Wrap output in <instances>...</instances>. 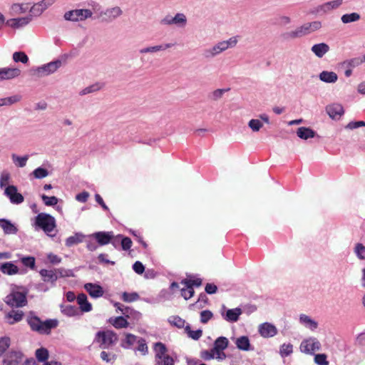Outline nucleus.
Here are the masks:
<instances>
[{
  "label": "nucleus",
  "instance_id": "37",
  "mask_svg": "<svg viewBox=\"0 0 365 365\" xmlns=\"http://www.w3.org/2000/svg\"><path fill=\"white\" fill-rule=\"evenodd\" d=\"M360 15L357 13L346 14L341 16V19L344 24L355 22L359 20Z\"/></svg>",
  "mask_w": 365,
  "mask_h": 365
},
{
  "label": "nucleus",
  "instance_id": "1",
  "mask_svg": "<svg viewBox=\"0 0 365 365\" xmlns=\"http://www.w3.org/2000/svg\"><path fill=\"white\" fill-rule=\"evenodd\" d=\"M27 322L32 331L41 334H49L51 329L56 328L58 325L57 319H47L43 322L36 316L28 318Z\"/></svg>",
  "mask_w": 365,
  "mask_h": 365
},
{
  "label": "nucleus",
  "instance_id": "46",
  "mask_svg": "<svg viewBox=\"0 0 365 365\" xmlns=\"http://www.w3.org/2000/svg\"><path fill=\"white\" fill-rule=\"evenodd\" d=\"M45 9V6L41 2L36 4L30 9L31 15L39 16Z\"/></svg>",
  "mask_w": 365,
  "mask_h": 365
},
{
  "label": "nucleus",
  "instance_id": "31",
  "mask_svg": "<svg viewBox=\"0 0 365 365\" xmlns=\"http://www.w3.org/2000/svg\"><path fill=\"white\" fill-rule=\"evenodd\" d=\"M110 323L116 329L126 328L129 323L123 317H117L114 319H110Z\"/></svg>",
  "mask_w": 365,
  "mask_h": 365
},
{
  "label": "nucleus",
  "instance_id": "33",
  "mask_svg": "<svg viewBox=\"0 0 365 365\" xmlns=\"http://www.w3.org/2000/svg\"><path fill=\"white\" fill-rule=\"evenodd\" d=\"M22 264L32 270L36 268V259L32 256H23L19 259Z\"/></svg>",
  "mask_w": 365,
  "mask_h": 365
},
{
  "label": "nucleus",
  "instance_id": "59",
  "mask_svg": "<svg viewBox=\"0 0 365 365\" xmlns=\"http://www.w3.org/2000/svg\"><path fill=\"white\" fill-rule=\"evenodd\" d=\"M215 356V351H214V349L212 348L210 350H205L202 351L201 356L205 360H210L213 359Z\"/></svg>",
  "mask_w": 365,
  "mask_h": 365
},
{
  "label": "nucleus",
  "instance_id": "29",
  "mask_svg": "<svg viewBox=\"0 0 365 365\" xmlns=\"http://www.w3.org/2000/svg\"><path fill=\"white\" fill-rule=\"evenodd\" d=\"M229 341L228 339L225 336H220L218 337L214 343V351H223L228 346Z\"/></svg>",
  "mask_w": 365,
  "mask_h": 365
},
{
  "label": "nucleus",
  "instance_id": "35",
  "mask_svg": "<svg viewBox=\"0 0 365 365\" xmlns=\"http://www.w3.org/2000/svg\"><path fill=\"white\" fill-rule=\"evenodd\" d=\"M21 99V96L14 95L13 96H10V97H7V98H0V104H1V106H10V105H12L15 103L20 101Z\"/></svg>",
  "mask_w": 365,
  "mask_h": 365
},
{
  "label": "nucleus",
  "instance_id": "13",
  "mask_svg": "<svg viewBox=\"0 0 365 365\" xmlns=\"http://www.w3.org/2000/svg\"><path fill=\"white\" fill-rule=\"evenodd\" d=\"M92 236L101 246L108 245L113 237L112 232H97L93 234Z\"/></svg>",
  "mask_w": 365,
  "mask_h": 365
},
{
  "label": "nucleus",
  "instance_id": "42",
  "mask_svg": "<svg viewBox=\"0 0 365 365\" xmlns=\"http://www.w3.org/2000/svg\"><path fill=\"white\" fill-rule=\"evenodd\" d=\"M13 60L15 62L26 63L29 61V58L24 52L18 51L13 53Z\"/></svg>",
  "mask_w": 365,
  "mask_h": 365
},
{
  "label": "nucleus",
  "instance_id": "36",
  "mask_svg": "<svg viewBox=\"0 0 365 365\" xmlns=\"http://www.w3.org/2000/svg\"><path fill=\"white\" fill-rule=\"evenodd\" d=\"M300 322L312 330L317 327V323L305 314H302L300 316Z\"/></svg>",
  "mask_w": 365,
  "mask_h": 365
},
{
  "label": "nucleus",
  "instance_id": "34",
  "mask_svg": "<svg viewBox=\"0 0 365 365\" xmlns=\"http://www.w3.org/2000/svg\"><path fill=\"white\" fill-rule=\"evenodd\" d=\"M35 356L38 361L45 362L49 356L48 351L46 348L41 347L36 350Z\"/></svg>",
  "mask_w": 365,
  "mask_h": 365
},
{
  "label": "nucleus",
  "instance_id": "8",
  "mask_svg": "<svg viewBox=\"0 0 365 365\" xmlns=\"http://www.w3.org/2000/svg\"><path fill=\"white\" fill-rule=\"evenodd\" d=\"M5 194L13 204H20L24 202L23 195L18 192L17 187L14 185H8L5 189Z\"/></svg>",
  "mask_w": 365,
  "mask_h": 365
},
{
  "label": "nucleus",
  "instance_id": "21",
  "mask_svg": "<svg viewBox=\"0 0 365 365\" xmlns=\"http://www.w3.org/2000/svg\"><path fill=\"white\" fill-rule=\"evenodd\" d=\"M0 271L5 274L14 275L19 273V269L12 262H7L1 264Z\"/></svg>",
  "mask_w": 365,
  "mask_h": 365
},
{
  "label": "nucleus",
  "instance_id": "16",
  "mask_svg": "<svg viewBox=\"0 0 365 365\" xmlns=\"http://www.w3.org/2000/svg\"><path fill=\"white\" fill-rule=\"evenodd\" d=\"M86 291L88 292L91 297L98 298L103 295V289L102 287L98 284L93 283H87L84 286Z\"/></svg>",
  "mask_w": 365,
  "mask_h": 365
},
{
  "label": "nucleus",
  "instance_id": "12",
  "mask_svg": "<svg viewBox=\"0 0 365 365\" xmlns=\"http://www.w3.org/2000/svg\"><path fill=\"white\" fill-rule=\"evenodd\" d=\"M327 113L330 118H339L344 113L343 106L339 103L329 105L326 108Z\"/></svg>",
  "mask_w": 365,
  "mask_h": 365
},
{
  "label": "nucleus",
  "instance_id": "63",
  "mask_svg": "<svg viewBox=\"0 0 365 365\" xmlns=\"http://www.w3.org/2000/svg\"><path fill=\"white\" fill-rule=\"evenodd\" d=\"M133 269L135 271V272H136L138 274H143L145 270V267H144L143 264H142V262H140L139 261H136L133 264Z\"/></svg>",
  "mask_w": 365,
  "mask_h": 365
},
{
  "label": "nucleus",
  "instance_id": "64",
  "mask_svg": "<svg viewBox=\"0 0 365 365\" xmlns=\"http://www.w3.org/2000/svg\"><path fill=\"white\" fill-rule=\"evenodd\" d=\"M121 246L123 250H128L132 246V240L128 237H123Z\"/></svg>",
  "mask_w": 365,
  "mask_h": 365
},
{
  "label": "nucleus",
  "instance_id": "6",
  "mask_svg": "<svg viewBox=\"0 0 365 365\" xmlns=\"http://www.w3.org/2000/svg\"><path fill=\"white\" fill-rule=\"evenodd\" d=\"M6 303L11 307H22L27 304L26 294L14 292L6 297Z\"/></svg>",
  "mask_w": 365,
  "mask_h": 365
},
{
  "label": "nucleus",
  "instance_id": "47",
  "mask_svg": "<svg viewBox=\"0 0 365 365\" xmlns=\"http://www.w3.org/2000/svg\"><path fill=\"white\" fill-rule=\"evenodd\" d=\"M29 159V156L28 155H25V156H23V157H19L15 154H13L12 155V160L14 161V163H18V166L20 167V168H23L26 165V162Z\"/></svg>",
  "mask_w": 365,
  "mask_h": 365
},
{
  "label": "nucleus",
  "instance_id": "27",
  "mask_svg": "<svg viewBox=\"0 0 365 365\" xmlns=\"http://www.w3.org/2000/svg\"><path fill=\"white\" fill-rule=\"evenodd\" d=\"M39 273L42 277L43 280L46 282L53 283L57 280V275L53 270L42 269Z\"/></svg>",
  "mask_w": 365,
  "mask_h": 365
},
{
  "label": "nucleus",
  "instance_id": "11",
  "mask_svg": "<svg viewBox=\"0 0 365 365\" xmlns=\"http://www.w3.org/2000/svg\"><path fill=\"white\" fill-rule=\"evenodd\" d=\"M21 75V70L17 68H0V81L10 80Z\"/></svg>",
  "mask_w": 365,
  "mask_h": 365
},
{
  "label": "nucleus",
  "instance_id": "26",
  "mask_svg": "<svg viewBox=\"0 0 365 365\" xmlns=\"http://www.w3.org/2000/svg\"><path fill=\"white\" fill-rule=\"evenodd\" d=\"M0 227L6 234H16L18 231L17 228L10 221L5 219L0 220Z\"/></svg>",
  "mask_w": 365,
  "mask_h": 365
},
{
  "label": "nucleus",
  "instance_id": "32",
  "mask_svg": "<svg viewBox=\"0 0 365 365\" xmlns=\"http://www.w3.org/2000/svg\"><path fill=\"white\" fill-rule=\"evenodd\" d=\"M242 311L240 308L228 309L226 312L225 319L228 322H237Z\"/></svg>",
  "mask_w": 365,
  "mask_h": 365
},
{
  "label": "nucleus",
  "instance_id": "38",
  "mask_svg": "<svg viewBox=\"0 0 365 365\" xmlns=\"http://www.w3.org/2000/svg\"><path fill=\"white\" fill-rule=\"evenodd\" d=\"M185 331L187 333V334L188 335V336L194 340L199 339L202 336V331L201 329L192 331V330H191L190 325H187L185 327Z\"/></svg>",
  "mask_w": 365,
  "mask_h": 365
},
{
  "label": "nucleus",
  "instance_id": "51",
  "mask_svg": "<svg viewBox=\"0 0 365 365\" xmlns=\"http://www.w3.org/2000/svg\"><path fill=\"white\" fill-rule=\"evenodd\" d=\"M249 127L255 132H257L262 127L263 124L259 120L252 119L249 121Z\"/></svg>",
  "mask_w": 365,
  "mask_h": 365
},
{
  "label": "nucleus",
  "instance_id": "45",
  "mask_svg": "<svg viewBox=\"0 0 365 365\" xmlns=\"http://www.w3.org/2000/svg\"><path fill=\"white\" fill-rule=\"evenodd\" d=\"M293 346L291 344H283L280 347V354L282 357L289 356L292 353Z\"/></svg>",
  "mask_w": 365,
  "mask_h": 365
},
{
  "label": "nucleus",
  "instance_id": "3",
  "mask_svg": "<svg viewBox=\"0 0 365 365\" xmlns=\"http://www.w3.org/2000/svg\"><path fill=\"white\" fill-rule=\"evenodd\" d=\"M322 27V23L319 21L305 23L303 25L296 28L294 30L287 34L288 37L291 38H300L312 32L319 30Z\"/></svg>",
  "mask_w": 365,
  "mask_h": 365
},
{
  "label": "nucleus",
  "instance_id": "58",
  "mask_svg": "<svg viewBox=\"0 0 365 365\" xmlns=\"http://www.w3.org/2000/svg\"><path fill=\"white\" fill-rule=\"evenodd\" d=\"M90 195L87 191H83L81 193H78L76 195V200L81 202V203H85L87 202Z\"/></svg>",
  "mask_w": 365,
  "mask_h": 365
},
{
  "label": "nucleus",
  "instance_id": "43",
  "mask_svg": "<svg viewBox=\"0 0 365 365\" xmlns=\"http://www.w3.org/2000/svg\"><path fill=\"white\" fill-rule=\"evenodd\" d=\"M354 252L360 259H365V246L361 243L355 245Z\"/></svg>",
  "mask_w": 365,
  "mask_h": 365
},
{
  "label": "nucleus",
  "instance_id": "22",
  "mask_svg": "<svg viewBox=\"0 0 365 365\" xmlns=\"http://www.w3.org/2000/svg\"><path fill=\"white\" fill-rule=\"evenodd\" d=\"M24 317V312L21 310H11L6 315V319L9 324H14L20 322Z\"/></svg>",
  "mask_w": 365,
  "mask_h": 365
},
{
  "label": "nucleus",
  "instance_id": "60",
  "mask_svg": "<svg viewBox=\"0 0 365 365\" xmlns=\"http://www.w3.org/2000/svg\"><path fill=\"white\" fill-rule=\"evenodd\" d=\"M101 88V86L99 84H94V85H92L91 86H88V87L84 88L81 92V94L86 95V94L92 93V92H94V91H97L100 90Z\"/></svg>",
  "mask_w": 365,
  "mask_h": 365
},
{
  "label": "nucleus",
  "instance_id": "17",
  "mask_svg": "<svg viewBox=\"0 0 365 365\" xmlns=\"http://www.w3.org/2000/svg\"><path fill=\"white\" fill-rule=\"evenodd\" d=\"M259 331L261 336L263 337L274 336L277 332L276 327L269 323H264L261 324L259 329Z\"/></svg>",
  "mask_w": 365,
  "mask_h": 365
},
{
  "label": "nucleus",
  "instance_id": "57",
  "mask_svg": "<svg viewBox=\"0 0 365 365\" xmlns=\"http://www.w3.org/2000/svg\"><path fill=\"white\" fill-rule=\"evenodd\" d=\"M314 361L318 365H328L329 364L327 361V356L324 354H317L314 357Z\"/></svg>",
  "mask_w": 365,
  "mask_h": 365
},
{
  "label": "nucleus",
  "instance_id": "54",
  "mask_svg": "<svg viewBox=\"0 0 365 365\" xmlns=\"http://www.w3.org/2000/svg\"><path fill=\"white\" fill-rule=\"evenodd\" d=\"M194 289L185 287L181 289V295L185 300L190 299L194 295Z\"/></svg>",
  "mask_w": 365,
  "mask_h": 365
},
{
  "label": "nucleus",
  "instance_id": "61",
  "mask_svg": "<svg viewBox=\"0 0 365 365\" xmlns=\"http://www.w3.org/2000/svg\"><path fill=\"white\" fill-rule=\"evenodd\" d=\"M364 121H351L346 125V128L353 130L359 127H364Z\"/></svg>",
  "mask_w": 365,
  "mask_h": 365
},
{
  "label": "nucleus",
  "instance_id": "10",
  "mask_svg": "<svg viewBox=\"0 0 365 365\" xmlns=\"http://www.w3.org/2000/svg\"><path fill=\"white\" fill-rule=\"evenodd\" d=\"M163 22L168 25L174 24L179 27H184L187 24V17L182 13H178L174 17H165Z\"/></svg>",
  "mask_w": 365,
  "mask_h": 365
},
{
  "label": "nucleus",
  "instance_id": "49",
  "mask_svg": "<svg viewBox=\"0 0 365 365\" xmlns=\"http://www.w3.org/2000/svg\"><path fill=\"white\" fill-rule=\"evenodd\" d=\"M33 175L37 179H42L48 175V172L46 169L39 167L33 171Z\"/></svg>",
  "mask_w": 365,
  "mask_h": 365
},
{
  "label": "nucleus",
  "instance_id": "7",
  "mask_svg": "<svg viewBox=\"0 0 365 365\" xmlns=\"http://www.w3.org/2000/svg\"><path fill=\"white\" fill-rule=\"evenodd\" d=\"M321 344L316 339H309L304 340L301 345L300 349L302 352L307 354H312L315 351L320 349Z\"/></svg>",
  "mask_w": 365,
  "mask_h": 365
},
{
  "label": "nucleus",
  "instance_id": "44",
  "mask_svg": "<svg viewBox=\"0 0 365 365\" xmlns=\"http://www.w3.org/2000/svg\"><path fill=\"white\" fill-rule=\"evenodd\" d=\"M139 298V295L136 292L128 293L123 292L122 294V299L124 302H132L138 300Z\"/></svg>",
  "mask_w": 365,
  "mask_h": 365
},
{
  "label": "nucleus",
  "instance_id": "24",
  "mask_svg": "<svg viewBox=\"0 0 365 365\" xmlns=\"http://www.w3.org/2000/svg\"><path fill=\"white\" fill-rule=\"evenodd\" d=\"M297 135L301 139L307 140L314 138L315 136V132L309 128L300 127L297 129Z\"/></svg>",
  "mask_w": 365,
  "mask_h": 365
},
{
  "label": "nucleus",
  "instance_id": "62",
  "mask_svg": "<svg viewBox=\"0 0 365 365\" xmlns=\"http://www.w3.org/2000/svg\"><path fill=\"white\" fill-rule=\"evenodd\" d=\"M223 42L225 44L226 48L228 49L229 48L235 47L238 42V39L237 36H233L227 41H223Z\"/></svg>",
  "mask_w": 365,
  "mask_h": 365
},
{
  "label": "nucleus",
  "instance_id": "19",
  "mask_svg": "<svg viewBox=\"0 0 365 365\" xmlns=\"http://www.w3.org/2000/svg\"><path fill=\"white\" fill-rule=\"evenodd\" d=\"M78 304L83 312H88L92 309V305L88 302L87 296L83 294H79L76 298Z\"/></svg>",
  "mask_w": 365,
  "mask_h": 365
},
{
  "label": "nucleus",
  "instance_id": "9",
  "mask_svg": "<svg viewBox=\"0 0 365 365\" xmlns=\"http://www.w3.org/2000/svg\"><path fill=\"white\" fill-rule=\"evenodd\" d=\"M24 355L20 351H11L6 355L3 360L4 365H21Z\"/></svg>",
  "mask_w": 365,
  "mask_h": 365
},
{
  "label": "nucleus",
  "instance_id": "15",
  "mask_svg": "<svg viewBox=\"0 0 365 365\" xmlns=\"http://www.w3.org/2000/svg\"><path fill=\"white\" fill-rule=\"evenodd\" d=\"M226 50L225 44L222 41L213 46L212 48L206 50L205 51V56L206 58H213Z\"/></svg>",
  "mask_w": 365,
  "mask_h": 365
},
{
  "label": "nucleus",
  "instance_id": "56",
  "mask_svg": "<svg viewBox=\"0 0 365 365\" xmlns=\"http://www.w3.org/2000/svg\"><path fill=\"white\" fill-rule=\"evenodd\" d=\"M42 199L46 205H56L58 202V198L54 196L48 197L45 195H43Z\"/></svg>",
  "mask_w": 365,
  "mask_h": 365
},
{
  "label": "nucleus",
  "instance_id": "40",
  "mask_svg": "<svg viewBox=\"0 0 365 365\" xmlns=\"http://www.w3.org/2000/svg\"><path fill=\"white\" fill-rule=\"evenodd\" d=\"M62 312L66 316L73 317L78 314V309L75 306L66 305L62 307Z\"/></svg>",
  "mask_w": 365,
  "mask_h": 365
},
{
  "label": "nucleus",
  "instance_id": "53",
  "mask_svg": "<svg viewBox=\"0 0 365 365\" xmlns=\"http://www.w3.org/2000/svg\"><path fill=\"white\" fill-rule=\"evenodd\" d=\"M170 322L178 328H182L185 327V321L180 317H173Z\"/></svg>",
  "mask_w": 365,
  "mask_h": 365
},
{
  "label": "nucleus",
  "instance_id": "28",
  "mask_svg": "<svg viewBox=\"0 0 365 365\" xmlns=\"http://www.w3.org/2000/svg\"><path fill=\"white\" fill-rule=\"evenodd\" d=\"M84 235L81 233H75L66 240L65 245L66 247H71L75 245L83 242Z\"/></svg>",
  "mask_w": 365,
  "mask_h": 365
},
{
  "label": "nucleus",
  "instance_id": "48",
  "mask_svg": "<svg viewBox=\"0 0 365 365\" xmlns=\"http://www.w3.org/2000/svg\"><path fill=\"white\" fill-rule=\"evenodd\" d=\"M10 346V338L4 336L0 338V356Z\"/></svg>",
  "mask_w": 365,
  "mask_h": 365
},
{
  "label": "nucleus",
  "instance_id": "5",
  "mask_svg": "<svg viewBox=\"0 0 365 365\" xmlns=\"http://www.w3.org/2000/svg\"><path fill=\"white\" fill-rule=\"evenodd\" d=\"M92 11L89 9H75L69 11L64 14L66 20L78 21H83L92 16Z\"/></svg>",
  "mask_w": 365,
  "mask_h": 365
},
{
  "label": "nucleus",
  "instance_id": "55",
  "mask_svg": "<svg viewBox=\"0 0 365 365\" xmlns=\"http://www.w3.org/2000/svg\"><path fill=\"white\" fill-rule=\"evenodd\" d=\"M101 358L103 361L109 363L115 360V354H110L105 351H101Z\"/></svg>",
  "mask_w": 365,
  "mask_h": 365
},
{
  "label": "nucleus",
  "instance_id": "39",
  "mask_svg": "<svg viewBox=\"0 0 365 365\" xmlns=\"http://www.w3.org/2000/svg\"><path fill=\"white\" fill-rule=\"evenodd\" d=\"M181 284H184L187 288H193V287H200L202 284V279L196 278L194 279H185L181 281Z\"/></svg>",
  "mask_w": 365,
  "mask_h": 365
},
{
  "label": "nucleus",
  "instance_id": "41",
  "mask_svg": "<svg viewBox=\"0 0 365 365\" xmlns=\"http://www.w3.org/2000/svg\"><path fill=\"white\" fill-rule=\"evenodd\" d=\"M122 14V10L120 7L115 6L109 9H107L105 12V15L108 16L110 19H113Z\"/></svg>",
  "mask_w": 365,
  "mask_h": 365
},
{
  "label": "nucleus",
  "instance_id": "50",
  "mask_svg": "<svg viewBox=\"0 0 365 365\" xmlns=\"http://www.w3.org/2000/svg\"><path fill=\"white\" fill-rule=\"evenodd\" d=\"M11 9L15 14H21L25 13L29 9V6L28 5L24 6V4H14L11 6Z\"/></svg>",
  "mask_w": 365,
  "mask_h": 365
},
{
  "label": "nucleus",
  "instance_id": "4",
  "mask_svg": "<svg viewBox=\"0 0 365 365\" xmlns=\"http://www.w3.org/2000/svg\"><path fill=\"white\" fill-rule=\"evenodd\" d=\"M36 225L46 233L52 232L56 227L55 219L50 215L45 213H40L36 216Z\"/></svg>",
  "mask_w": 365,
  "mask_h": 365
},
{
  "label": "nucleus",
  "instance_id": "20",
  "mask_svg": "<svg viewBox=\"0 0 365 365\" xmlns=\"http://www.w3.org/2000/svg\"><path fill=\"white\" fill-rule=\"evenodd\" d=\"M31 15H29L26 17L11 19L7 21L6 24L13 28H19L20 26H23L28 24L31 21Z\"/></svg>",
  "mask_w": 365,
  "mask_h": 365
},
{
  "label": "nucleus",
  "instance_id": "18",
  "mask_svg": "<svg viewBox=\"0 0 365 365\" xmlns=\"http://www.w3.org/2000/svg\"><path fill=\"white\" fill-rule=\"evenodd\" d=\"M177 356H171L167 353V348L161 343V365H174Z\"/></svg>",
  "mask_w": 365,
  "mask_h": 365
},
{
  "label": "nucleus",
  "instance_id": "23",
  "mask_svg": "<svg viewBox=\"0 0 365 365\" xmlns=\"http://www.w3.org/2000/svg\"><path fill=\"white\" fill-rule=\"evenodd\" d=\"M311 50L317 57L322 58L329 51V46L325 43H321L312 46Z\"/></svg>",
  "mask_w": 365,
  "mask_h": 365
},
{
  "label": "nucleus",
  "instance_id": "25",
  "mask_svg": "<svg viewBox=\"0 0 365 365\" xmlns=\"http://www.w3.org/2000/svg\"><path fill=\"white\" fill-rule=\"evenodd\" d=\"M319 79L325 83H334L337 81L338 76L333 71H324L319 74Z\"/></svg>",
  "mask_w": 365,
  "mask_h": 365
},
{
  "label": "nucleus",
  "instance_id": "52",
  "mask_svg": "<svg viewBox=\"0 0 365 365\" xmlns=\"http://www.w3.org/2000/svg\"><path fill=\"white\" fill-rule=\"evenodd\" d=\"M213 317L212 312L210 310H204L200 312V322L202 324H206Z\"/></svg>",
  "mask_w": 365,
  "mask_h": 365
},
{
  "label": "nucleus",
  "instance_id": "30",
  "mask_svg": "<svg viewBox=\"0 0 365 365\" xmlns=\"http://www.w3.org/2000/svg\"><path fill=\"white\" fill-rule=\"evenodd\" d=\"M237 347L243 351H248L250 349V343L249 338L246 336H242L237 339L236 340Z\"/></svg>",
  "mask_w": 365,
  "mask_h": 365
},
{
  "label": "nucleus",
  "instance_id": "2",
  "mask_svg": "<svg viewBox=\"0 0 365 365\" xmlns=\"http://www.w3.org/2000/svg\"><path fill=\"white\" fill-rule=\"evenodd\" d=\"M118 340L117 334L111 330L99 331L96 334L94 341L99 344L101 349H109Z\"/></svg>",
  "mask_w": 365,
  "mask_h": 365
},
{
  "label": "nucleus",
  "instance_id": "14",
  "mask_svg": "<svg viewBox=\"0 0 365 365\" xmlns=\"http://www.w3.org/2000/svg\"><path fill=\"white\" fill-rule=\"evenodd\" d=\"M61 61L57 60L38 68L37 71L38 73H41L43 75H49L50 73L55 72L61 66Z\"/></svg>",
  "mask_w": 365,
  "mask_h": 365
}]
</instances>
